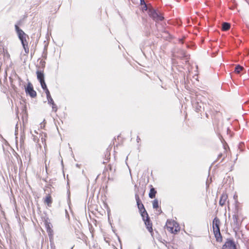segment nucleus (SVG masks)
Instances as JSON below:
<instances>
[{"label": "nucleus", "mask_w": 249, "mask_h": 249, "mask_svg": "<svg viewBox=\"0 0 249 249\" xmlns=\"http://www.w3.org/2000/svg\"><path fill=\"white\" fill-rule=\"evenodd\" d=\"M228 198V196L226 194H223L220 197V199L219 200V205L221 206H223L225 204L226 200Z\"/></svg>", "instance_id": "f8f14e48"}, {"label": "nucleus", "mask_w": 249, "mask_h": 249, "mask_svg": "<svg viewBox=\"0 0 249 249\" xmlns=\"http://www.w3.org/2000/svg\"><path fill=\"white\" fill-rule=\"evenodd\" d=\"M3 53H4V59H8L10 58V54L8 53L7 51L5 52L4 50H3Z\"/></svg>", "instance_id": "412c9836"}, {"label": "nucleus", "mask_w": 249, "mask_h": 249, "mask_svg": "<svg viewBox=\"0 0 249 249\" xmlns=\"http://www.w3.org/2000/svg\"><path fill=\"white\" fill-rule=\"evenodd\" d=\"M222 157V154L220 153L218 155L217 160L220 159Z\"/></svg>", "instance_id": "a878e982"}, {"label": "nucleus", "mask_w": 249, "mask_h": 249, "mask_svg": "<svg viewBox=\"0 0 249 249\" xmlns=\"http://www.w3.org/2000/svg\"><path fill=\"white\" fill-rule=\"evenodd\" d=\"M41 140H42V142H43V141H45V139H43V137H42V138H41Z\"/></svg>", "instance_id": "cd10ccee"}, {"label": "nucleus", "mask_w": 249, "mask_h": 249, "mask_svg": "<svg viewBox=\"0 0 249 249\" xmlns=\"http://www.w3.org/2000/svg\"><path fill=\"white\" fill-rule=\"evenodd\" d=\"M48 103L52 105L53 110L56 112L57 110V107L54 104L53 100L51 96L47 98Z\"/></svg>", "instance_id": "9b49d317"}, {"label": "nucleus", "mask_w": 249, "mask_h": 249, "mask_svg": "<svg viewBox=\"0 0 249 249\" xmlns=\"http://www.w3.org/2000/svg\"><path fill=\"white\" fill-rule=\"evenodd\" d=\"M45 93L46 94V96H47V98L51 96V94H50V91L49 90H48V89H46V90H45Z\"/></svg>", "instance_id": "4be33fe9"}, {"label": "nucleus", "mask_w": 249, "mask_h": 249, "mask_svg": "<svg viewBox=\"0 0 249 249\" xmlns=\"http://www.w3.org/2000/svg\"><path fill=\"white\" fill-rule=\"evenodd\" d=\"M135 199L137 202V205L140 212L145 210L143 205L142 203L140 197L138 194H135Z\"/></svg>", "instance_id": "0eeeda50"}, {"label": "nucleus", "mask_w": 249, "mask_h": 249, "mask_svg": "<svg viewBox=\"0 0 249 249\" xmlns=\"http://www.w3.org/2000/svg\"><path fill=\"white\" fill-rule=\"evenodd\" d=\"M140 140V138L139 137H137V142H139V141Z\"/></svg>", "instance_id": "bb28decb"}, {"label": "nucleus", "mask_w": 249, "mask_h": 249, "mask_svg": "<svg viewBox=\"0 0 249 249\" xmlns=\"http://www.w3.org/2000/svg\"><path fill=\"white\" fill-rule=\"evenodd\" d=\"M182 57H186V53L184 51H181Z\"/></svg>", "instance_id": "393cba45"}, {"label": "nucleus", "mask_w": 249, "mask_h": 249, "mask_svg": "<svg viewBox=\"0 0 249 249\" xmlns=\"http://www.w3.org/2000/svg\"><path fill=\"white\" fill-rule=\"evenodd\" d=\"M230 24L228 22H224L222 24V29L223 31H227L230 28Z\"/></svg>", "instance_id": "dca6fc26"}, {"label": "nucleus", "mask_w": 249, "mask_h": 249, "mask_svg": "<svg viewBox=\"0 0 249 249\" xmlns=\"http://www.w3.org/2000/svg\"><path fill=\"white\" fill-rule=\"evenodd\" d=\"M153 207L154 209H157L159 207L158 200L155 199L153 202Z\"/></svg>", "instance_id": "6ab92c4d"}, {"label": "nucleus", "mask_w": 249, "mask_h": 249, "mask_svg": "<svg viewBox=\"0 0 249 249\" xmlns=\"http://www.w3.org/2000/svg\"><path fill=\"white\" fill-rule=\"evenodd\" d=\"M141 214L143 220H145V219H148L149 218L148 214L145 210L140 212Z\"/></svg>", "instance_id": "ddd939ff"}, {"label": "nucleus", "mask_w": 249, "mask_h": 249, "mask_svg": "<svg viewBox=\"0 0 249 249\" xmlns=\"http://www.w3.org/2000/svg\"><path fill=\"white\" fill-rule=\"evenodd\" d=\"M149 8H148L147 7V5L146 4L144 5H143V10H144V11H147L148 10V9H149Z\"/></svg>", "instance_id": "5701e85b"}, {"label": "nucleus", "mask_w": 249, "mask_h": 249, "mask_svg": "<svg viewBox=\"0 0 249 249\" xmlns=\"http://www.w3.org/2000/svg\"><path fill=\"white\" fill-rule=\"evenodd\" d=\"M156 193L157 191L155 190V189L154 188H151L149 194V197L151 198H154Z\"/></svg>", "instance_id": "4468645a"}, {"label": "nucleus", "mask_w": 249, "mask_h": 249, "mask_svg": "<svg viewBox=\"0 0 249 249\" xmlns=\"http://www.w3.org/2000/svg\"><path fill=\"white\" fill-rule=\"evenodd\" d=\"M243 69V67L240 66V65H237V66H236V67L235 68V72L237 73H239Z\"/></svg>", "instance_id": "a211bd4d"}, {"label": "nucleus", "mask_w": 249, "mask_h": 249, "mask_svg": "<svg viewBox=\"0 0 249 249\" xmlns=\"http://www.w3.org/2000/svg\"><path fill=\"white\" fill-rule=\"evenodd\" d=\"M144 221L145 222V224L146 226V228L148 231L151 233L152 232V224L150 221V218H149L148 219H145V220Z\"/></svg>", "instance_id": "6e6552de"}, {"label": "nucleus", "mask_w": 249, "mask_h": 249, "mask_svg": "<svg viewBox=\"0 0 249 249\" xmlns=\"http://www.w3.org/2000/svg\"><path fill=\"white\" fill-rule=\"evenodd\" d=\"M140 4L141 5H144L146 4V3L144 1V0H140Z\"/></svg>", "instance_id": "b1692460"}, {"label": "nucleus", "mask_w": 249, "mask_h": 249, "mask_svg": "<svg viewBox=\"0 0 249 249\" xmlns=\"http://www.w3.org/2000/svg\"><path fill=\"white\" fill-rule=\"evenodd\" d=\"M223 249H236L234 242L231 240H227L223 246Z\"/></svg>", "instance_id": "39448f33"}, {"label": "nucleus", "mask_w": 249, "mask_h": 249, "mask_svg": "<svg viewBox=\"0 0 249 249\" xmlns=\"http://www.w3.org/2000/svg\"><path fill=\"white\" fill-rule=\"evenodd\" d=\"M148 15L156 22L162 21L164 19V17L161 13L152 7L149 8L148 9Z\"/></svg>", "instance_id": "7ed1b4c3"}, {"label": "nucleus", "mask_w": 249, "mask_h": 249, "mask_svg": "<svg viewBox=\"0 0 249 249\" xmlns=\"http://www.w3.org/2000/svg\"><path fill=\"white\" fill-rule=\"evenodd\" d=\"M25 91L27 94H28L31 97L34 98L36 96V92L34 90L33 85L31 83H29L25 88Z\"/></svg>", "instance_id": "20e7f679"}, {"label": "nucleus", "mask_w": 249, "mask_h": 249, "mask_svg": "<svg viewBox=\"0 0 249 249\" xmlns=\"http://www.w3.org/2000/svg\"><path fill=\"white\" fill-rule=\"evenodd\" d=\"M45 202L46 203L48 206H50L52 204V198L51 196L50 195H48L46 196L45 200Z\"/></svg>", "instance_id": "f3484780"}, {"label": "nucleus", "mask_w": 249, "mask_h": 249, "mask_svg": "<svg viewBox=\"0 0 249 249\" xmlns=\"http://www.w3.org/2000/svg\"><path fill=\"white\" fill-rule=\"evenodd\" d=\"M42 66H43V67H45V65L44 64H42Z\"/></svg>", "instance_id": "c85d7f7f"}, {"label": "nucleus", "mask_w": 249, "mask_h": 249, "mask_svg": "<svg viewBox=\"0 0 249 249\" xmlns=\"http://www.w3.org/2000/svg\"><path fill=\"white\" fill-rule=\"evenodd\" d=\"M232 218H233V225L234 228L238 229L240 223H239V222L238 221V216L236 214H234L233 215Z\"/></svg>", "instance_id": "9d476101"}, {"label": "nucleus", "mask_w": 249, "mask_h": 249, "mask_svg": "<svg viewBox=\"0 0 249 249\" xmlns=\"http://www.w3.org/2000/svg\"><path fill=\"white\" fill-rule=\"evenodd\" d=\"M40 84H41L42 88L44 90H46V89H48L47 87V86H46V83L45 82V81L40 82Z\"/></svg>", "instance_id": "aec40b11"}, {"label": "nucleus", "mask_w": 249, "mask_h": 249, "mask_svg": "<svg viewBox=\"0 0 249 249\" xmlns=\"http://www.w3.org/2000/svg\"><path fill=\"white\" fill-rule=\"evenodd\" d=\"M37 78L39 80V82H43L44 80V75L43 71H36Z\"/></svg>", "instance_id": "1a4fd4ad"}, {"label": "nucleus", "mask_w": 249, "mask_h": 249, "mask_svg": "<svg viewBox=\"0 0 249 249\" xmlns=\"http://www.w3.org/2000/svg\"><path fill=\"white\" fill-rule=\"evenodd\" d=\"M220 221L219 219L215 217L213 222V232L217 241H222V236L220 231Z\"/></svg>", "instance_id": "f03ea898"}, {"label": "nucleus", "mask_w": 249, "mask_h": 249, "mask_svg": "<svg viewBox=\"0 0 249 249\" xmlns=\"http://www.w3.org/2000/svg\"><path fill=\"white\" fill-rule=\"evenodd\" d=\"M167 229L168 231L173 233L174 231V227H172V222L169 221H167L166 223Z\"/></svg>", "instance_id": "2eb2a0df"}, {"label": "nucleus", "mask_w": 249, "mask_h": 249, "mask_svg": "<svg viewBox=\"0 0 249 249\" xmlns=\"http://www.w3.org/2000/svg\"><path fill=\"white\" fill-rule=\"evenodd\" d=\"M193 107L196 112L201 111L202 108H203V104L202 102H198L197 101H192Z\"/></svg>", "instance_id": "423d86ee"}, {"label": "nucleus", "mask_w": 249, "mask_h": 249, "mask_svg": "<svg viewBox=\"0 0 249 249\" xmlns=\"http://www.w3.org/2000/svg\"><path fill=\"white\" fill-rule=\"evenodd\" d=\"M15 29L18 34V37L21 42L22 45L24 49L25 53H28L29 51V49L28 45V42L27 41V38H29L28 36L26 35L17 25H15Z\"/></svg>", "instance_id": "f257e3e1"}]
</instances>
